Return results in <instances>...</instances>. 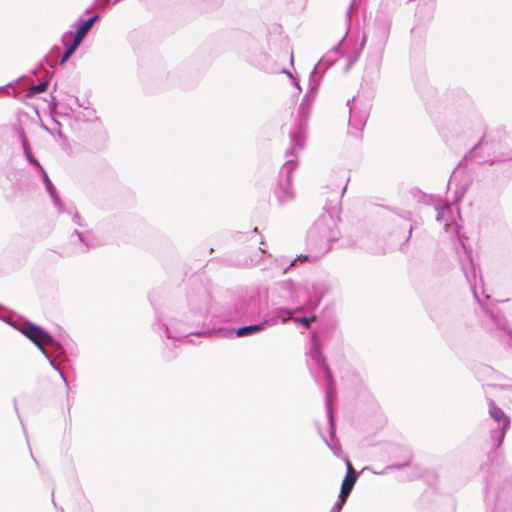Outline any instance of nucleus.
I'll use <instances>...</instances> for the list:
<instances>
[{
  "label": "nucleus",
  "mask_w": 512,
  "mask_h": 512,
  "mask_svg": "<svg viewBox=\"0 0 512 512\" xmlns=\"http://www.w3.org/2000/svg\"><path fill=\"white\" fill-rule=\"evenodd\" d=\"M301 324V333L308 330L310 335V348L306 353V362L310 373L315 381L322 385L325 391V405L327 416L330 425L329 439H324L333 454L342 460L347 457L341 449L338 439L336 438L334 416L332 409V402L336 397L335 382L332 378L330 369L326 363L325 358L320 350L321 341L327 337L328 327L324 322H321L317 328H312V322H299Z\"/></svg>",
  "instance_id": "nucleus-1"
},
{
  "label": "nucleus",
  "mask_w": 512,
  "mask_h": 512,
  "mask_svg": "<svg viewBox=\"0 0 512 512\" xmlns=\"http://www.w3.org/2000/svg\"><path fill=\"white\" fill-rule=\"evenodd\" d=\"M221 322H169L159 325L158 330L165 332L167 338L194 343L193 337L231 338L245 337L263 331L270 322H257L233 329L220 326Z\"/></svg>",
  "instance_id": "nucleus-2"
},
{
  "label": "nucleus",
  "mask_w": 512,
  "mask_h": 512,
  "mask_svg": "<svg viewBox=\"0 0 512 512\" xmlns=\"http://www.w3.org/2000/svg\"><path fill=\"white\" fill-rule=\"evenodd\" d=\"M339 236L337 208L326 209L308 231L307 245L310 247V254L300 255L293 260L282 257L276 259V262H280L283 273L297 261L315 262L331 249V244L337 241Z\"/></svg>",
  "instance_id": "nucleus-3"
},
{
  "label": "nucleus",
  "mask_w": 512,
  "mask_h": 512,
  "mask_svg": "<svg viewBox=\"0 0 512 512\" xmlns=\"http://www.w3.org/2000/svg\"><path fill=\"white\" fill-rule=\"evenodd\" d=\"M290 142L291 147L286 152V162L280 169L279 181L274 191V194L281 205L294 198L292 174L297 168L296 152L303 149L305 145V129L303 123L290 132Z\"/></svg>",
  "instance_id": "nucleus-4"
},
{
  "label": "nucleus",
  "mask_w": 512,
  "mask_h": 512,
  "mask_svg": "<svg viewBox=\"0 0 512 512\" xmlns=\"http://www.w3.org/2000/svg\"><path fill=\"white\" fill-rule=\"evenodd\" d=\"M99 19V15L95 14L88 19L83 20L80 18L73 27L75 31H67L62 36V43L65 50L60 57L59 63L63 65L74 54L76 49L80 46L84 38L87 36L94 23Z\"/></svg>",
  "instance_id": "nucleus-5"
},
{
  "label": "nucleus",
  "mask_w": 512,
  "mask_h": 512,
  "mask_svg": "<svg viewBox=\"0 0 512 512\" xmlns=\"http://www.w3.org/2000/svg\"><path fill=\"white\" fill-rule=\"evenodd\" d=\"M34 346L38 348L41 355L48 360L49 364L59 372L64 384L68 386L65 375L59 365L56 364V355L60 352V345L54 338L44 331L40 326L34 324Z\"/></svg>",
  "instance_id": "nucleus-6"
},
{
  "label": "nucleus",
  "mask_w": 512,
  "mask_h": 512,
  "mask_svg": "<svg viewBox=\"0 0 512 512\" xmlns=\"http://www.w3.org/2000/svg\"><path fill=\"white\" fill-rule=\"evenodd\" d=\"M461 249L463 250L464 256L461 255V253L458 251L460 258V263L462 267V271L464 273V276L470 286V289L473 293V296L475 300L480 304L483 305V300L481 298V295H484L483 291V284L482 279L480 278L478 281V273L476 266L472 259V251L471 249H468L463 242V240L459 237Z\"/></svg>",
  "instance_id": "nucleus-7"
},
{
  "label": "nucleus",
  "mask_w": 512,
  "mask_h": 512,
  "mask_svg": "<svg viewBox=\"0 0 512 512\" xmlns=\"http://www.w3.org/2000/svg\"><path fill=\"white\" fill-rule=\"evenodd\" d=\"M349 106V132L357 135L360 133L369 117L370 104L366 101H362L359 97H353L352 100L347 102Z\"/></svg>",
  "instance_id": "nucleus-8"
},
{
  "label": "nucleus",
  "mask_w": 512,
  "mask_h": 512,
  "mask_svg": "<svg viewBox=\"0 0 512 512\" xmlns=\"http://www.w3.org/2000/svg\"><path fill=\"white\" fill-rule=\"evenodd\" d=\"M391 29V20L388 18L377 19L370 38V51L383 53L385 51Z\"/></svg>",
  "instance_id": "nucleus-9"
},
{
  "label": "nucleus",
  "mask_w": 512,
  "mask_h": 512,
  "mask_svg": "<svg viewBox=\"0 0 512 512\" xmlns=\"http://www.w3.org/2000/svg\"><path fill=\"white\" fill-rule=\"evenodd\" d=\"M488 405L491 418L498 423V427L491 431V438L494 441V446L499 447L510 425V419L504 411L496 405L494 400L489 399Z\"/></svg>",
  "instance_id": "nucleus-10"
},
{
  "label": "nucleus",
  "mask_w": 512,
  "mask_h": 512,
  "mask_svg": "<svg viewBox=\"0 0 512 512\" xmlns=\"http://www.w3.org/2000/svg\"><path fill=\"white\" fill-rule=\"evenodd\" d=\"M383 53L368 50L362 81L367 86H373L380 78Z\"/></svg>",
  "instance_id": "nucleus-11"
},
{
  "label": "nucleus",
  "mask_w": 512,
  "mask_h": 512,
  "mask_svg": "<svg viewBox=\"0 0 512 512\" xmlns=\"http://www.w3.org/2000/svg\"><path fill=\"white\" fill-rule=\"evenodd\" d=\"M320 85V80L315 79L314 75L309 76L308 90L302 99V102L298 109V114L302 121H305L309 116L313 103L316 99L317 90Z\"/></svg>",
  "instance_id": "nucleus-12"
},
{
  "label": "nucleus",
  "mask_w": 512,
  "mask_h": 512,
  "mask_svg": "<svg viewBox=\"0 0 512 512\" xmlns=\"http://www.w3.org/2000/svg\"><path fill=\"white\" fill-rule=\"evenodd\" d=\"M270 320H317V316L312 312H305L304 307H296L295 309L279 308L276 315Z\"/></svg>",
  "instance_id": "nucleus-13"
},
{
  "label": "nucleus",
  "mask_w": 512,
  "mask_h": 512,
  "mask_svg": "<svg viewBox=\"0 0 512 512\" xmlns=\"http://www.w3.org/2000/svg\"><path fill=\"white\" fill-rule=\"evenodd\" d=\"M30 117L28 113H19L18 123L19 127L16 128V138L20 142L27 161L32 164V151L30 149L29 140L25 134V126L29 124Z\"/></svg>",
  "instance_id": "nucleus-14"
},
{
  "label": "nucleus",
  "mask_w": 512,
  "mask_h": 512,
  "mask_svg": "<svg viewBox=\"0 0 512 512\" xmlns=\"http://www.w3.org/2000/svg\"><path fill=\"white\" fill-rule=\"evenodd\" d=\"M436 219L438 222H444V227L447 232H456L458 234V227L452 219V208L450 204H445L438 208Z\"/></svg>",
  "instance_id": "nucleus-15"
},
{
  "label": "nucleus",
  "mask_w": 512,
  "mask_h": 512,
  "mask_svg": "<svg viewBox=\"0 0 512 512\" xmlns=\"http://www.w3.org/2000/svg\"><path fill=\"white\" fill-rule=\"evenodd\" d=\"M339 53V47H334L329 53H327L314 67V69L311 71L310 75H314L315 79H319L318 73H320L322 70L325 71L330 66H332L336 59L334 58V55Z\"/></svg>",
  "instance_id": "nucleus-16"
},
{
  "label": "nucleus",
  "mask_w": 512,
  "mask_h": 512,
  "mask_svg": "<svg viewBox=\"0 0 512 512\" xmlns=\"http://www.w3.org/2000/svg\"><path fill=\"white\" fill-rule=\"evenodd\" d=\"M251 63L265 72L276 73L280 71L276 63L263 52L259 53L255 59L251 60Z\"/></svg>",
  "instance_id": "nucleus-17"
},
{
  "label": "nucleus",
  "mask_w": 512,
  "mask_h": 512,
  "mask_svg": "<svg viewBox=\"0 0 512 512\" xmlns=\"http://www.w3.org/2000/svg\"><path fill=\"white\" fill-rule=\"evenodd\" d=\"M459 175H460L459 171H454L450 177L449 184H448L449 188L452 187L453 185L456 186V189H455L456 200H460L463 197V195L465 194V192L467 191V189L471 183L470 178L468 176H464L463 179L460 180V183L456 184V181H457Z\"/></svg>",
  "instance_id": "nucleus-18"
},
{
  "label": "nucleus",
  "mask_w": 512,
  "mask_h": 512,
  "mask_svg": "<svg viewBox=\"0 0 512 512\" xmlns=\"http://www.w3.org/2000/svg\"><path fill=\"white\" fill-rule=\"evenodd\" d=\"M330 290L326 281H317L312 284V295L310 296L311 305L318 303L321 298Z\"/></svg>",
  "instance_id": "nucleus-19"
},
{
  "label": "nucleus",
  "mask_w": 512,
  "mask_h": 512,
  "mask_svg": "<svg viewBox=\"0 0 512 512\" xmlns=\"http://www.w3.org/2000/svg\"><path fill=\"white\" fill-rule=\"evenodd\" d=\"M344 461L347 466V472H346L345 478L342 482L341 489H343L344 493H345L347 490L352 491V489L355 485V482L357 480V474L354 471L348 457H344Z\"/></svg>",
  "instance_id": "nucleus-20"
},
{
  "label": "nucleus",
  "mask_w": 512,
  "mask_h": 512,
  "mask_svg": "<svg viewBox=\"0 0 512 512\" xmlns=\"http://www.w3.org/2000/svg\"><path fill=\"white\" fill-rule=\"evenodd\" d=\"M12 329L20 332L27 339L32 341V322H5Z\"/></svg>",
  "instance_id": "nucleus-21"
},
{
  "label": "nucleus",
  "mask_w": 512,
  "mask_h": 512,
  "mask_svg": "<svg viewBox=\"0 0 512 512\" xmlns=\"http://www.w3.org/2000/svg\"><path fill=\"white\" fill-rule=\"evenodd\" d=\"M75 234L78 237V241L81 243V245L79 247H77L76 252L84 253V252L88 251L89 247L92 246L90 232L81 233L76 230Z\"/></svg>",
  "instance_id": "nucleus-22"
},
{
  "label": "nucleus",
  "mask_w": 512,
  "mask_h": 512,
  "mask_svg": "<svg viewBox=\"0 0 512 512\" xmlns=\"http://www.w3.org/2000/svg\"><path fill=\"white\" fill-rule=\"evenodd\" d=\"M46 191L48 192V194L50 195L52 201H53V204L55 205V207L58 209V212H64L65 209L63 207V204L60 200V198L58 197L57 195V191H56V188L55 186L53 185V183H49L48 186H46Z\"/></svg>",
  "instance_id": "nucleus-23"
},
{
  "label": "nucleus",
  "mask_w": 512,
  "mask_h": 512,
  "mask_svg": "<svg viewBox=\"0 0 512 512\" xmlns=\"http://www.w3.org/2000/svg\"><path fill=\"white\" fill-rule=\"evenodd\" d=\"M51 75L52 73L50 74L49 72H46V75L43 80L39 81L38 84L34 82V96L36 94L44 92L47 89ZM38 80L40 79L38 78Z\"/></svg>",
  "instance_id": "nucleus-24"
},
{
  "label": "nucleus",
  "mask_w": 512,
  "mask_h": 512,
  "mask_svg": "<svg viewBox=\"0 0 512 512\" xmlns=\"http://www.w3.org/2000/svg\"><path fill=\"white\" fill-rule=\"evenodd\" d=\"M8 94H13L15 97H19L20 99L26 100L32 98V85L28 86L25 89V93L23 96H19L17 89L15 87H11L10 90L7 91Z\"/></svg>",
  "instance_id": "nucleus-25"
},
{
  "label": "nucleus",
  "mask_w": 512,
  "mask_h": 512,
  "mask_svg": "<svg viewBox=\"0 0 512 512\" xmlns=\"http://www.w3.org/2000/svg\"><path fill=\"white\" fill-rule=\"evenodd\" d=\"M14 317H18L14 311L9 310L6 307L0 305V320L1 321L12 320Z\"/></svg>",
  "instance_id": "nucleus-26"
},
{
  "label": "nucleus",
  "mask_w": 512,
  "mask_h": 512,
  "mask_svg": "<svg viewBox=\"0 0 512 512\" xmlns=\"http://www.w3.org/2000/svg\"><path fill=\"white\" fill-rule=\"evenodd\" d=\"M34 170H38L39 173L41 174V177L45 184V187L48 186L49 183H52L50 178L48 177L47 173L45 172V170L42 168L40 163L35 158H34Z\"/></svg>",
  "instance_id": "nucleus-27"
},
{
  "label": "nucleus",
  "mask_w": 512,
  "mask_h": 512,
  "mask_svg": "<svg viewBox=\"0 0 512 512\" xmlns=\"http://www.w3.org/2000/svg\"><path fill=\"white\" fill-rule=\"evenodd\" d=\"M34 170H38L39 173L41 174V177L45 184V187L48 186L49 183H52L50 178L48 177L47 173L45 172V170L42 168L40 163L35 158H34Z\"/></svg>",
  "instance_id": "nucleus-28"
},
{
  "label": "nucleus",
  "mask_w": 512,
  "mask_h": 512,
  "mask_svg": "<svg viewBox=\"0 0 512 512\" xmlns=\"http://www.w3.org/2000/svg\"><path fill=\"white\" fill-rule=\"evenodd\" d=\"M366 42H367V36L365 34H363V37H362L361 43H360V50L355 54V56L353 58H351L349 60V63L347 65V69H349L358 60V58L360 56V52L364 48Z\"/></svg>",
  "instance_id": "nucleus-29"
},
{
  "label": "nucleus",
  "mask_w": 512,
  "mask_h": 512,
  "mask_svg": "<svg viewBox=\"0 0 512 512\" xmlns=\"http://www.w3.org/2000/svg\"><path fill=\"white\" fill-rule=\"evenodd\" d=\"M409 462H406V463H403V464H393V465H390L388 466L384 471H381V472H374L375 474H385L387 471L389 470H393V469H401L402 467L408 465Z\"/></svg>",
  "instance_id": "nucleus-30"
},
{
  "label": "nucleus",
  "mask_w": 512,
  "mask_h": 512,
  "mask_svg": "<svg viewBox=\"0 0 512 512\" xmlns=\"http://www.w3.org/2000/svg\"><path fill=\"white\" fill-rule=\"evenodd\" d=\"M72 215V221L78 226H82L80 215L77 212H73L72 210L67 211Z\"/></svg>",
  "instance_id": "nucleus-31"
},
{
  "label": "nucleus",
  "mask_w": 512,
  "mask_h": 512,
  "mask_svg": "<svg viewBox=\"0 0 512 512\" xmlns=\"http://www.w3.org/2000/svg\"><path fill=\"white\" fill-rule=\"evenodd\" d=\"M486 145H487L486 140H485V139H482V140H481V142L479 143V145L475 146V147L471 150V152H470L471 156H474V155L476 154V152H477V150H478V149H483Z\"/></svg>",
  "instance_id": "nucleus-32"
},
{
  "label": "nucleus",
  "mask_w": 512,
  "mask_h": 512,
  "mask_svg": "<svg viewBox=\"0 0 512 512\" xmlns=\"http://www.w3.org/2000/svg\"><path fill=\"white\" fill-rule=\"evenodd\" d=\"M350 493H351V491H348V490L344 493V490H343V489H341V490H340V494H339V496H338V499H340V501H342V502H344V503H345V502H346V499L348 498V496H349V494H350Z\"/></svg>",
  "instance_id": "nucleus-33"
},
{
  "label": "nucleus",
  "mask_w": 512,
  "mask_h": 512,
  "mask_svg": "<svg viewBox=\"0 0 512 512\" xmlns=\"http://www.w3.org/2000/svg\"><path fill=\"white\" fill-rule=\"evenodd\" d=\"M350 493H351V491H348V490L344 493V490H343V489H341V490H340V494H339V496H338V499H340V501H342V502H344V503H345V502H346V499L348 498V496H349V494H350Z\"/></svg>",
  "instance_id": "nucleus-34"
},
{
  "label": "nucleus",
  "mask_w": 512,
  "mask_h": 512,
  "mask_svg": "<svg viewBox=\"0 0 512 512\" xmlns=\"http://www.w3.org/2000/svg\"><path fill=\"white\" fill-rule=\"evenodd\" d=\"M282 72H285L288 74V76L292 79L293 85L298 89V91H301V87L299 82L293 77V75L290 72H287L286 70H281Z\"/></svg>",
  "instance_id": "nucleus-35"
},
{
  "label": "nucleus",
  "mask_w": 512,
  "mask_h": 512,
  "mask_svg": "<svg viewBox=\"0 0 512 512\" xmlns=\"http://www.w3.org/2000/svg\"><path fill=\"white\" fill-rule=\"evenodd\" d=\"M502 330L507 333V336L509 338L508 341H507V344L512 349V331L511 330H507L506 331V327H504V326L502 327Z\"/></svg>",
  "instance_id": "nucleus-36"
},
{
  "label": "nucleus",
  "mask_w": 512,
  "mask_h": 512,
  "mask_svg": "<svg viewBox=\"0 0 512 512\" xmlns=\"http://www.w3.org/2000/svg\"><path fill=\"white\" fill-rule=\"evenodd\" d=\"M357 1H358V0H353V1L351 2V4H350L349 10H348V12H347V19H348V21H350V19H351V12H352V10L354 9V7H355V5H356Z\"/></svg>",
  "instance_id": "nucleus-37"
},
{
  "label": "nucleus",
  "mask_w": 512,
  "mask_h": 512,
  "mask_svg": "<svg viewBox=\"0 0 512 512\" xmlns=\"http://www.w3.org/2000/svg\"><path fill=\"white\" fill-rule=\"evenodd\" d=\"M23 432H24L25 437H26V443H27V446H28V449H29V453H30V455L32 456V446H31V444H30V441H29V438H28V435H27V431H26L25 426H23Z\"/></svg>",
  "instance_id": "nucleus-38"
},
{
  "label": "nucleus",
  "mask_w": 512,
  "mask_h": 512,
  "mask_svg": "<svg viewBox=\"0 0 512 512\" xmlns=\"http://www.w3.org/2000/svg\"><path fill=\"white\" fill-rule=\"evenodd\" d=\"M343 505H344V502L340 501V499H337V501L334 503V505L332 507L335 508L336 510H338L339 512H341Z\"/></svg>",
  "instance_id": "nucleus-39"
},
{
  "label": "nucleus",
  "mask_w": 512,
  "mask_h": 512,
  "mask_svg": "<svg viewBox=\"0 0 512 512\" xmlns=\"http://www.w3.org/2000/svg\"><path fill=\"white\" fill-rule=\"evenodd\" d=\"M491 318H492V320H500V316H499V315L494 314V312H493V311L491 312Z\"/></svg>",
  "instance_id": "nucleus-40"
},
{
  "label": "nucleus",
  "mask_w": 512,
  "mask_h": 512,
  "mask_svg": "<svg viewBox=\"0 0 512 512\" xmlns=\"http://www.w3.org/2000/svg\"><path fill=\"white\" fill-rule=\"evenodd\" d=\"M411 233H412V226L409 227V231H408V236L405 238V242L408 241V239L410 238L411 236Z\"/></svg>",
  "instance_id": "nucleus-41"
},
{
  "label": "nucleus",
  "mask_w": 512,
  "mask_h": 512,
  "mask_svg": "<svg viewBox=\"0 0 512 512\" xmlns=\"http://www.w3.org/2000/svg\"><path fill=\"white\" fill-rule=\"evenodd\" d=\"M16 414H19L18 408L15 406ZM19 419H21L20 415H18ZM22 427L24 426L22 420H20Z\"/></svg>",
  "instance_id": "nucleus-42"
},
{
  "label": "nucleus",
  "mask_w": 512,
  "mask_h": 512,
  "mask_svg": "<svg viewBox=\"0 0 512 512\" xmlns=\"http://www.w3.org/2000/svg\"><path fill=\"white\" fill-rule=\"evenodd\" d=\"M16 414H19L18 408L15 406ZM19 419H21L20 415H18ZM22 427L24 426L22 420H20Z\"/></svg>",
  "instance_id": "nucleus-43"
},
{
  "label": "nucleus",
  "mask_w": 512,
  "mask_h": 512,
  "mask_svg": "<svg viewBox=\"0 0 512 512\" xmlns=\"http://www.w3.org/2000/svg\"><path fill=\"white\" fill-rule=\"evenodd\" d=\"M51 99H52V101H51V103L49 104V107H50V108H51V107H54V106L56 105V104H55V102H54V97H51Z\"/></svg>",
  "instance_id": "nucleus-44"
},
{
  "label": "nucleus",
  "mask_w": 512,
  "mask_h": 512,
  "mask_svg": "<svg viewBox=\"0 0 512 512\" xmlns=\"http://www.w3.org/2000/svg\"><path fill=\"white\" fill-rule=\"evenodd\" d=\"M75 102H76V104H77L79 107H82V105H81V104H79V100H78V98H75Z\"/></svg>",
  "instance_id": "nucleus-45"
},
{
  "label": "nucleus",
  "mask_w": 512,
  "mask_h": 512,
  "mask_svg": "<svg viewBox=\"0 0 512 512\" xmlns=\"http://www.w3.org/2000/svg\"><path fill=\"white\" fill-rule=\"evenodd\" d=\"M329 512H339V511L332 507Z\"/></svg>",
  "instance_id": "nucleus-46"
},
{
  "label": "nucleus",
  "mask_w": 512,
  "mask_h": 512,
  "mask_svg": "<svg viewBox=\"0 0 512 512\" xmlns=\"http://www.w3.org/2000/svg\"><path fill=\"white\" fill-rule=\"evenodd\" d=\"M33 75H34L35 77H38V72L34 70Z\"/></svg>",
  "instance_id": "nucleus-47"
},
{
  "label": "nucleus",
  "mask_w": 512,
  "mask_h": 512,
  "mask_svg": "<svg viewBox=\"0 0 512 512\" xmlns=\"http://www.w3.org/2000/svg\"><path fill=\"white\" fill-rule=\"evenodd\" d=\"M500 304H501V305H506V304H507V301H502Z\"/></svg>",
  "instance_id": "nucleus-48"
},
{
  "label": "nucleus",
  "mask_w": 512,
  "mask_h": 512,
  "mask_svg": "<svg viewBox=\"0 0 512 512\" xmlns=\"http://www.w3.org/2000/svg\"><path fill=\"white\" fill-rule=\"evenodd\" d=\"M345 190H346V186H345V187H343V189H342V193H341L342 195H343V193L345 192Z\"/></svg>",
  "instance_id": "nucleus-49"
},
{
  "label": "nucleus",
  "mask_w": 512,
  "mask_h": 512,
  "mask_svg": "<svg viewBox=\"0 0 512 512\" xmlns=\"http://www.w3.org/2000/svg\"><path fill=\"white\" fill-rule=\"evenodd\" d=\"M17 320L22 321V320H25V319H24V318H21V317H18V319H17Z\"/></svg>",
  "instance_id": "nucleus-50"
},
{
  "label": "nucleus",
  "mask_w": 512,
  "mask_h": 512,
  "mask_svg": "<svg viewBox=\"0 0 512 512\" xmlns=\"http://www.w3.org/2000/svg\"><path fill=\"white\" fill-rule=\"evenodd\" d=\"M119 1H120V0H115V1H114V3H117V2H119Z\"/></svg>",
  "instance_id": "nucleus-51"
},
{
  "label": "nucleus",
  "mask_w": 512,
  "mask_h": 512,
  "mask_svg": "<svg viewBox=\"0 0 512 512\" xmlns=\"http://www.w3.org/2000/svg\"><path fill=\"white\" fill-rule=\"evenodd\" d=\"M3 89L2 87H0V90Z\"/></svg>",
  "instance_id": "nucleus-52"
},
{
  "label": "nucleus",
  "mask_w": 512,
  "mask_h": 512,
  "mask_svg": "<svg viewBox=\"0 0 512 512\" xmlns=\"http://www.w3.org/2000/svg\"><path fill=\"white\" fill-rule=\"evenodd\" d=\"M62 512H64V511L62 510Z\"/></svg>",
  "instance_id": "nucleus-53"
}]
</instances>
